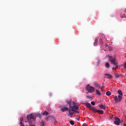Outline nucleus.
Returning a JSON list of instances; mask_svg holds the SVG:
<instances>
[{"label": "nucleus", "mask_w": 126, "mask_h": 126, "mask_svg": "<svg viewBox=\"0 0 126 126\" xmlns=\"http://www.w3.org/2000/svg\"><path fill=\"white\" fill-rule=\"evenodd\" d=\"M86 90L90 93H93L95 92V88L94 87L90 86V85H88L86 87Z\"/></svg>", "instance_id": "obj_4"}, {"label": "nucleus", "mask_w": 126, "mask_h": 126, "mask_svg": "<svg viewBox=\"0 0 126 126\" xmlns=\"http://www.w3.org/2000/svg\"><path fill=\"white\" fill-rule=\"evenodd\" d=\"M123 120H121L120 118L118 117L115 118V121H114V124L116 125L117 126H120V124H122L123 123Z\"/></svg>", "instance_id": "obj_5"}, {"label": "nucleus", "mask_w": 126, "mask_h": 126, "mask_svg": "<svg viewBox=\"0 0 126 126\" xmlns=\"http://www.w3.org/2000/svg\"><path fill=\"white\" fill-rule=\"evenodd\" d=\"M68 104L70 106L69 109L68 110L69 114L70 115V116H72L73 113H77V114H78L79 113V111L78 110H79V107L77 103L75 102H73V106H71V104L70 102H68Z\"/></svg>", "instance_id": "obj_1"}, {"label": "nucleus", "mask_w": 126, "mask_h": 126, "mask_svg": "<svg viewBox=\"0 0 126 126\" xmlns=\"http://www.w3.org/2000/svg\"><path fill=\"white\" fill-rule=\"evenodd\" d=\"M125 12H126V9L125 10Z\"/></svg>", "instance_id": "obj_32"}, {"label": "nucleus", "mask_w": 126, "mask_h": 126, "mask_svg": "<svg viewBox=\"0 0 126 126\" xmlns=\"http://www.w3.org/2000/svg\"><path fill=\"white\" fill-rule=\"evenodd\" d=\"M96 113H98V114H100V115H103L104 114V111L103 110H97Z\"/></svg>", "instance_id": "obj_12"}, {"label": "nucleus", "mask_w": 126, "mask_h": 126, "mask_svg": "<svg viewBox=\"0 0 126 126\" xmlns=\"http://www.w3.org/2000/svg\"><path fill=\"white\" fill-rule=\"evenodd\" d=\"M50 116H48L47 118H46V120L47 121H49V119H50Z\"/></svg>", "instance_id": "obj_24"}, {"label": "nucleus", "mask_w": 126, "mask_h": 126, "mask_svg": "<svg viewBox=\"0 0 126 126\" xmlns=\"http://www.w3.org/2000/svg\"><path fill=\"white\" fill-rule=\"evenodd\" d=\"M35 117H39L41 118V114H31L27 116L28 121H25V123H30L32 124L31 121H33L35 122Z\"/></svg>", "instance_id": "obj_2"}, {"label": "nucleus", "mask_w": 126, "mask_h": 126, "mask_svg": "<svg viewBox=\"0 0 126 126\" xmlns=\"http://www.w3.org/2000/svg\"><path fill=\"white\" fill-rule=\"evenodd\" d=\"M104 77H105V78H108V79H111L113 78V76L110 74H104Z\"/></svg>", "instance_id": "obj_6"}, {"label": "nucleus", "mask_w": 126, "mask_h": 126, "mask_svg": "<svg viewBox=\"0 0 126 126\" xmlns=\"http://www.w3.org/2000/svg\"><path fill=\"white\" fill-rule=\"evenodd\" d=\"M114 101H115L116 103H119V99L118 98V96L117 95L115 96L114 98Z\"/></svg>", "instance_id": "obj_10"}, {"label": "nucleus", "mask_w": 126, "mask_h": 126, "mask_svg": "<svg viewBox=\"0 0 126 126\" xmlns=\"http://www.w3.org/2000/svg\"><path fill=\"white\" fill-rule=\"evenodd\" d=\"M86 107H87L88 108H91V104L89 103H87L86 104Z\"/></svg>", "instance_id": "obj_16"}, {"label": "nucleus", "mask_w": 126, "mask_h": 126, "mask_svg": "<svg viewBox=\"0 0 126 126\" xmlns=\"http://www.w3.org/2000/svg\"><path fill=\"white\" fill-rule=\"evenodd\" d=\"M31 126H34V125H32Z\"/></svg>", "instance_id": "obj_31"}, {"label": "nucleus", "mask_w": 126, "mask_h": 126, "mask_svg": "<svg viewBox=\"0 0 126 126\" xmlns=\"http://www.w3.org/2000/svg\"><path fill=\"white\" fill-rule=\"evenodd\" d=\"M91 104H92V105H93V106H95V102L92 101L91 102Z\"/></svg>", "instance_id": "obj_22"}, {"label": "nucleus", "mask_w": 126, "mask_h": 126, "mask_svg": "<svg viewBox=\"0 0 126 126\" xmlns=\"http://www.w3.org/2000/svg\"><path fill=\"white\" fill-rule=\"evenodd\" d=\"M41 126H44V122H42V125Z\"/></svg>", "instance_id": "obj_28"}, {"label": "nucleus", "mask_w": 126, "mask_h": 126, "mask_svg": "<svg viewBox=\"0 0 126 126\" xmlns=\"http://www.w3.org/2000/svg\"><path fill=\"white\" fill-rule=\"evenodd\" d=\"M96 93L97 95H98L99 96H100V95H101V93H100V91H99V90H96Z\"/></svg>", "instance_id": "obj_17"}, {"label": "nucleus", "mask_w": 126, "mask_h": 126, "mask_svg": "<svg viewBox=\"0 0 126 126\" xmlns=\"http://www.w3.org/2000/svg\"><path fill=\"white\" fill-rule=\"evenodd\" d=\"M124 67V68H126V63H125Z\"/></svg>", "instance_id": "obj_26"}, {"label": "nucleus", "mask_w": 126, "mask_h": 126, "mask_svg": "<svg viewBox=\"0 0 126 126\" xmlns=\"http://www.w3.org/2000/svg\"><path fill=\"white\" fill-rule=\"evenodd\" d=\"M67 110H68V108L66 107H63L61 108L62 112H65V111H67Z\"/></svg>", "instance_id": "obj_9"}, {"label": "nucleus", "mask_w": 126, "mask_h": 126, "mask_svg": "<svg viewBox=\"0 0 126 126\" xmlns=\"http://www.w3.org/2000/svg\"><path fill=\"white\" fill-rule=\"evenodd\" d=\"M123 99V95H118V102H121Z\"/></svg>", "instance_id": "obj_13"}, {"label": "nucleus", "mask_w": 126, "mask_h": 126, "mask_svg": "<svg viewBox=\"0 0 126 126\" xmlns=\"http://www.w3.org/2000/svg\"><path fill=\"white\" fill-rule=\"evenodd\" d=\"M91 110H92V111H94V112H95V113H97V109L95 108L94 107H91L90 108Z\"/></svg>", "instance_id": "obj_11"}, {"label": "nucleus", "mask_w": 126, "mask_h": 126, "mask_svg": "<svg viewBox=\"0 0 126 126\" xmlns=\"http://www.w3.org/2000/svg\"><path fill=\"white\" fill-rule=\"evenodd\" d=\"M99 107L100 109H102V110H106V106L105 105V104H101Z\"/></svg>", "instance_id": "obj_7"}, {"label": "nucleus", "mask_w": 126, "mask_h": 126, "mask_svg": "<svg viewBox=\"0 0 126 126\" xmlns=\"http://www.w3.org/2000/svg\"><path fill=\"white\" fill-rule=\"evenodd\" d=\"M96 87H97V88H100V85H98V84H97V85H96Z\"/></svg>", "instance_id": "obj_23"}, {"label": "nucleus", "mask_w": 126, "mask_h": 126, "mask_svg": "<svg viewBox=\"0 0 126 126\" xmlns=\"http://www.w3.org/2000/svg\"><path fill=\"white\" fill-rule=\"evenodd\" d=\"M106 95H107V96H111V92L108 91L106 93Z\"/></svg>", "instance_id": "obj_18"}, {"label": "nucleus", "mask_w": 126, "mask_h": 126, "mask_svg": "<svg viewBox=\"0 0 126 126\" xmlns=\"http://www.w3.org/2000/svg\"><path fill=\"white\" fill-rule=\"evenodd\" d=\"M23 122V117L20 118V126H25L24 124L22 123Z\"/></svg>", "instance_id": "obj_8"}, {"label": "nucleus", "mask_w": 126, "mask_h": 126, "mask_svg": "<svg viewBox=\"0 0 126 126\" xmlns=\"http://www.w3.org/2000/svg\"><path fill=\"white\" fill-rule=\"evenodd\" d=\"M115 77H116V78H119L120 77V75H119L118 74H115Z\"/></svg>", "instance_id": "obj_21"}, {"label": "nucleus", "mask_w": 126, "mask_h": 126, "mask_svg": "<svg viewBox=\"0 0 126 126\" xmlns=\"http://www.w3.org/2000/svg\"><path fill=\"white\" fill-rule=\"evenodd\" d=\"M97 42V39H95L94 43H96Z\"/></svg>", "instance_id": "obj_29"}, {"label": "nucleus", "mask_w": 126, "mask_h": 126, "mask_svg": "<svg viewBox=\"0 0 126 126\" xmlns=\"http://www.w3.org/2000/svg\"><path fill=\"white\" fill-rule=\"evenodd\" d=\"M118 93L119 94V95H120V96H123V92H122V91L121 90H119L118 91Z\"/></svg>", "instance_id": "obj_14"}, {"label": "nucleus", "mask_w": 126, "mask_h": 126, "mask_svg": "<svg viewBox=\"0 0 126 126\" xmlns=\"http://www.w3.org/2000/svg\"><path fill=\"white\" fill-rule=\"evenodd\" d=\"M82 126H87V124L86 123H84L83 124Z\"/></svg>", "instance_id": "obj_25"}, {"label": "nucleus", "mask_w": 126, "mask_h": 126, "mask_svg": "<svg viewBox=\"0 0 126 126\" xmlns=\"http://www.w3.org/2000/svg\"><path fill=\"white\" fill-rule=\"evenodd\" d=\"M70 124L72 125L73 126L74 125V122L73 121H70Z\"/></svg>", "instance_id": "obj_20"}, {"label": "nucleus", "mask_w": 126, "mask_h": 126, "mask_svg": "<svg viewBox=\"0 0 126 126\" xmlns=\"http://www.w3.org/2000/svg\"><path fill=\"white\" fill-rule=\"evenodd\" d=\"M106 58L108 59V60L109 61V62H111V63H113V64H115V65L116 66L115 67H113V69H115V70L117 69H118V63H117L116 62V58H112V57H111L109 55H107L106 56Z\"/></svg>", "instance_id": "obj_3"}, {"label": "nucleus", "mask_w": 126, "mask_h": 126, "mask_svg": "<svg viewBox=\"0 0 126 126\" xmlns=\"http://www.w3.org/2000/svg\"><path fill=\"white\" fill-rule=\"evenodd\" d=\"M105 67H106V68H109V67H110V63H105Z\"/></svg>", "instance_id": "obj_15"}, {"label": "nucleus", "mask_w": 126, "mask_h": 126, "mask_svg": "<svg viewBox=\"0 0 126 126\" xmlns=\"http://www.w3.org/2000/svg\"><path fill=\"white\" fill-rule=\"evenodd\" d=\"M124 126H126V124H124Z\"/></svg>", "instance_id": "obj_30"}, {"label": "nucleus", "mask_w": 126, "mask_h": 126, "mask_svg": "<svg viewBox=\"0 0 126 126\" xmlns=\"http://www.w3.org/2000/svg\"><path fill=\"white\" fill-rule=\"evenodd\" d=\"M43 115H44V116H45V115H46V116H48V115H49V112H48L47 111H44L43 112Z\"/></svg>", "instance_id": "obj_19"}, {"label": "nucleus", "mask_w": 126, "mask_h": 126, "mask_svg": "<svg viewBox=\"0 0 126 126\" xmlns=\"http://www.w3.org/2000/svg\"><path fill=\"white\" fill-rule=\"evenodd\" d=\"M87 98L88 99H90V98H91V97L89 96H87Z\"/></svg>", "instance_id": "obj_27"}]
</instances>
